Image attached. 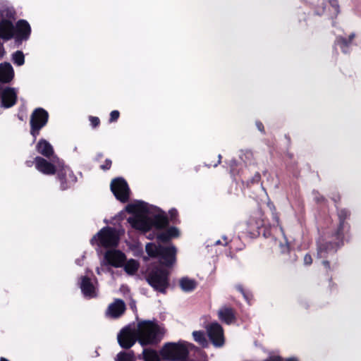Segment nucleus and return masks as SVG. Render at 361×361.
I'll list each match as a JSON object with an SVG mask.
<instances>
[{"label":"nucleus","mask_w":361,"mask_h":361,"mask_svg":"<svg viewBox=\"0 0 361 361\" xmlns=\"http://www.w3.org/2000/svg\"><path fill=\"white\" fill-rule=\"evenodd\" d=\"M164 333V328L155 322L142 321L137 324V341L142 347L157 345L161 341Z\"/></svg>","instance_id":"nucleus-1"},{"label":"nucleus","mask_w":361,"mask_h":361,"mask_svg":"<svg viewBox=\"0 0 361 361\" xmlns=\"http://www.w3.org/2000/svg\"><path fill=\"white\" fill-rule=\"evenodd\" d=\"M131 226L144 233L149 231L152 226L157 229H162L169 224V219L164 212H161L155 214L153 218L145 215H135L128 219Z\"/></svg>","instance_id":"nucleus-2"},{"label":"nucleus","mask_w":361,"mask_h":361,"mask_svg":"<svg viewBox=\"0 0 361 361\" xmlns=\"http://www.w3.org/2000/svg\"><path fill=\"white\" fill-rule=\"evenodd\" d=\"M16 20L13 8L0 3V39L8 41L14 35L13 22ZM4 49L0 43V58L4 56Z\"/></svg>","instance_id":"nucleus-3"},{"label":"nucleus","mask_w":361,"mask_h":361,"mask_svg":"<svg viewBox=\"0 0 361 361\" xmlns=\"http://www.w3.org/2000/svg\"><path fill=\"white\" fill-rule=\"evenodd\" d=\"M145 250L149 256L159 258L160 264L165 267H170L176 263L177 250L173 245L164 246L149 243Z\"/></svg>","instance_id":"nucleus-4"},{"label":"nucleus","mask_w":361,"mask_h":361,"mask_svg":"<svg viewBox=\"0 0 361 361\" xmlns=\"http://www.w3.org/2000/svg\"><path fill=\"white\" fill-rule=\"evenodd\" d=\"M188 343L185 341L166 343L161 349L160 354L165 360L181 361L188 357Z\"/></svg>","instance_id":"nucleus-5"},{"label":"nucleus","mask_w":361,"mask_h":361,"mask_svg":"<svg viewBox=\"0 0 361 361\" xmlns=\"http://www.w3.org/2000/svg\"><path fill=\"white\" fill-rule=\"evenodd\" d=\"M169 273L166 270L156 267L149 271L146 279L156 291L165 293L169 286Z\"/></svg>","instance_id":"nucleus-6"},{"label":"nucleus","mask_w":361,"mask_h":361,"mask_svg":"<svg viewBox=\"0 0 361 361\" xmlns=\"http://www.w3.org/2000/svg\"><path fill=\"white\" fill-rule=\"evenodd\" d=\"M119 241L118 231L109 226L102 228L90 240L91 244H97L104 247H116Z\"/></svg>","instance_id":"nucleus-7"},{"label":"nucleus","mask_w":361,"mask_h":361,"mask_svg":"<svg viewBox=\"0 0 361 361\" xmlns=\"http://www.w3.org/2000/svg\"><path fill=\"white\" fill-rule=\"evenodd\" d=\"M49 119L48 112L42 108L35 109L30 116V134L34 137V141L39 134L40 130L44 127Z\"/></svg>","instance_id":"nucleus-8"},{"label":"nucleus","mask_w":361,"mask_h":361,"mask_svg":"<svg viewBox=\"0 0 361 361\" xmlns=\"http://www.w3.org/2000/svg\"><path fill=\"white\" fill-rule=\"evenodd\" d=\"M111 190L120 202H127L130 197V188L123 178H116L111 183Z\"/></svg>","instance_id":"nucleus-9"},{"label":"nucleus","mask_w":361,"mask_h":361,"mask_svg":"<svg viewBox=\"0 0 361 361\" xmlns=\"http://www.w3.org/2000/svg\"><path fill=\"white\" fill-rule=\"evenodd\" d=\"M117 340L121 348L128 349L137 341V330L135 331L129 326H125L118 334Z\"/></svg>","instance_id":"nucleus-10"},{"label":"nucleus","mask_w":361,"mask_h":361,"mask_svg":"<svg viewBox=\"0 0 361 361\" xmlns=\"http://www.w3.org/2000/svg\"><path fill=\"white\" fill-rule=\"evenodd\" d=\"M207 332L209 340L216 348L224 345L225 339L222 326L217 322H213L207 326Z\"/></svg>","instance_id":"nucleus-11"},{"label":"nucleus","mask_w":361,"mask_h":361,"mask_svg":"<svg viewBox=\"0 0 361 361\" xmlns=\"http://www.w3.org/2000/svg\"><path fill=\"white\" fill-rule=\"evenodd\" d=\"M18 90L16 87H5L0 88V106L8 109L13 106L18 99Z\"/></svg>","instance_id":"nucleus-12"},{"label":"nucleus","mask_w":361,"mask_h":361,"mask_svg":"<svg viewBox=\"0 0 361 361\" xmlns=\"http://www.w3.org/2000/svg\"><path fill=\"white\" fill-rule=\"evenodd\" d=\"M13 27L14 35L13 38H15L16 42L19 44L29 39L31 33V27L25 20H18L16 25H13Z\"/></svg>","instance_id":"nucleus-13"},{"label":"nucleus","mask_w":361,"mask_h":361,"mask_svg":"<svg viewBox=\"0 0 361 361\" xmlns=\"http://www.w3.org/2000/svg\"><path fill=\"white\" fill-rule=\"evenodd\" d=\"M106 263L114 267H121L126 262V255L119 250H108L104 255Z\"/></svg>","instance_id":"nucleus-14"},{"label":"nucleus","mask_w":361,"mask_h":361,"mask_svg":"<svg viewBox=\"0 0 361 361\" xmlns=\"http://www.w3.org/2000/svg\"><path fill=\"white\" fill-rule=\"evenodd\" d=\"M57 178L61 183L60 188L62 190L70 188L71 183L76 180L75 176L67 166L62 167V169L57 172Z\"/></svg>","instance_id":"nucleus-15"},{"label":"nucleus","mask_w":361,"mask_h":361,"mask_svg":"<svg viewBox=\"0 0 361 361\" xmlns=\"http://www.w3.org/2000/svg\"><path fill=\"white\" fill-rule=\"evenodd\" d=\"M126 310V304L121 299H116L114 302L109 304L106 314L108 317L114 319L120 317Z\"/></svg>","instance_id":"nucleus-16"},{"label":"nucleus","mask_w":361,"mask_h":361,"mask_svg":"<svg viewBox=\"0 0 361 361\" xmlns=\"http://www.w3.org/2000/svg\"><path fill=\"white\" fill-rule=\"evenodd\" d=\"M36 169L45 175H54L56 172L55 166L41 157L35 158Z\"/></svg>","instance_id":"nucleus-17"},{"label":"nucleus","mask_w":361,"mask_h":361,"mask_svg":"<svg viewBox=\"0 0 361 361\" xmlns=\"http://www.w3.org/2000/svg\"><path fill=\"white\" fill-rule=\"evenodd\" d=\"M14 78V70L10 63H0V83L11 82Z\"/></svg>","instance_id":"nucleus-18"},{"label":"nucleus","mask_w":361,"mask_h":361,"mask_svg":"<svg viewBox=\"0 0 361 361\" xmlns=\"http://www.w3.org/2000/svg\"><path fill=\"white\" fill-rule=\"evenodd\" d=\"M81 291L85 297L92 298L96 297V290L90 279L87 276L81 277L80 283Z\"/></svg>","instance_id":"nucleus-19"},{"label":"nucleus","mask_w":361,"mask_h":361,"mask_svg":"<svg viewBox=\"0 0 361 361\" xmlns=\"http://www.w3.org/2000/svg\"><path fill=\"white\" fill-rule=\"evenodd\" d=\"M338 246V245H336L331 242L326 243H319L317 247V257L319 258H326L328 257L329 254L336 252Z\"/></svg>","instance_id":"nucleus-20"},{"label":"nucleus","mask_w":361,"mask_h":361,"mask_svg":"<svg viewBox=\"0 0 361 361\" xmlns=\"http://www.w3.org/2000/svg\"><path fill=\"white\" fill-rule=\"evenodd\" d=\"M218 317L221 322L227 324H230L235 320L233 309L228 307H222L220 308L218 311Z\"/></svg>","instance_id":"nucleus-21"},{"label":"nucleus","mask_w":361,"mask_h":361,"mask_svg":"<svg viewBox=\"0 0 361 361\" xmlns=\"http://www.w3.org/2000/svg\"><path fill=\"white\" fill-rule=\"evenodd\" d=\"M37 151L42 155L50 158L54 154L52 146L45 140L41 139L36 145Z\"/></svg>","instance_id":"nucleus-22"},{"label":"nucleus","mask_w":361,"mask_h":361,"mask_svg":"<svg viewBox=\"0 0 361 361\" xmlns=\"http://www.w3.org/2000/svg\"><path fill=\"white\" fill-rule=\"evenodd\" d=\"M197 281L195 279H190L188 276L181 278L179 280V286L183 292H192L197 287Z\"/></svg>","instance_id":"nucleus-23"},{"label":"nucleus","mask_w":361,"mask_h":361,"mask_svg":"<svg viewBox=\"0 0 361 361\" xmlns=\"http://www.w3.org/2000/svg\"><path fill=\"white\" fill-rule=\"evenodd\" d=\"M138 359L144 361H161L157 351L152 348H144L142 354L138 355Z\"/></svg>","instance_id":"nucleus-24"},{"label":"nucleus","mask_w":361,"mask_h":361,"mask_svg":"<svg viewBox=\"0 0 361 361\" xmlns=\"http://www.w3.org/2000/svg\"><path fill=\"white\" fill-rule=\"evenodd\" d=\"M125 271L129 275L135 274L139 269L140 264L135 259H131L127 261L123 266Z\"/></svg>","instance_id":"nucleus-25"},{"label":"nucleus","mask_w":361,"mask_h":361,"mask_svg":"<svg viewBox=\"0 0 361 361\" xmlns=\"http://www.w3.org/2000/svg\"><path fill=\"white\" fill-rule=\"evenodd\" d=\"M338 217L340 220L339 227L338 228V231L336 232V238L338 240L342 239V234H341V230H343L344 226V221L348 218L349 216V212L346 209H341L338 212Z\"/></svg>","instance_id":"nucleus-26"},{"label":"nucleus","mask_w":361,"mask_h":361,"mask_svg":"<svg viewBox=\"0 0 361 361\" xmlns=\"http://www.w3.org/2000/svg\"><path fill=\"white\" fill-rule=\"evenodd\" d=\"M192 336L194 340L201 345L202 347H207L208 345L207 340L205 337V334L202 331H195L192 332Z\"/></svg>","instance_id":"nucleus-27"},{"label":"nucleus","mask_w":361,"mask_h":361,"mask_svg":"<svg viewBox=\"0 0 361 361\" xmlns=\"http://www.w3.org/2000/svg\"><path fill=\"white\" fill-rule=\"evenodd\" d=\"M354 37H355V35L351 34L349 36L348 40L343 37H337L336 41V44L339 45L341 47V48L342 49L343 52L346 54V53H348V50L346 48L349 47L350 42L353 40Z\"/></svg>","instance_id":"nucleus-28"},{"label":"nucleus","mask_w":361,"mask_h":361,"mask_svg":"<svg viewBox=\"0 0 361 361\" xmlns=\"http://www.w3.org/2000/svg\"><path fill=\"white\" fill-rule=\"evenodd\" d=\"M115 361H134V353L133 351L129 353L120 352L117 354Z\"/></svg>","instance_id":"nucleus-29"},{"label":"nucleus","mask_w":361,"mask_h":361,"mask_svg":"<svg viewBox=\"0 0 361 361\" xmlns=\"http://www.w3.org/2000/svg\"><path fill=\"white\" fill-rule=\"evenodd\" d=\"M13 62L18 66H23L25 63V56L21 51H16L12 54Z\"/></svg>","instance_id":"nucleus-30"},{"label":"nucleus","mask_w":361,"mask_h":361,"mask_svg":"<svg viewBox=\"0 0 361 361\" xmlns=\"http://www.w3.org/2000/svg\"><path fill=\"white\" fill-rule=\"evenodd\" d=\"M264 361H298V360L296 357H290L286 359V360H283L281 357L274 355L269 357V358Z\"/></svg>","instance_id":"nucleus-31"},{"label":"nucleus","mask_w":361,"mask_h":361,"mask_svg":"<svg viewBox=\"0 0 361 361\" xmlns=\"http://www.w3.org/2000/svg\"><path fill=\"white\" fill-rule=\"evenodd\" d=\"M157 238L159 241L163 243L168 242L171 239L166 231L159 233Z\"/></svg>","instance_id":"nucleus-32"},{"label":"nucleus","mask_w":361,"mask_h":361,"mask_svg":"<svg viewBox=\"0 0 361 361\" xmlns=\"http://www.w3.org/2000/svg\"><path fill=\"white\" fill-rule=\"evenodd\" d=\"M166 232L171 237V238H176L179 236V231L176 227L171 226L166 230Z\"/></svg>","instance_id":"nucleus-33"},{"label":"nucleus","mask_w":361,"mask_h":361,"mask_svg":"<svg viewBox=\"0 0 361 361\" xmlns=\"http://www.w3.org/2000/svg\"><path fill=\"white\" fill-rule=\"evenodd\" d=\"M178 211L176 209H171L169 210V215L171 218V221L173 223H177V217H178Z\"/></svg>","instance_id":"nucleus-34"},{"label":"nucleus","mask_w":361,"mask_h":361,"mask_svg":"<svg viewBox=\"0 0 361 361\" xmlns=\"http://www.w3.org/2000/svg\"><path fill=\"white\" fill-rule=\"evenodd\" d=\"M119 111H117V110H114L111 112L110 114V118H109V121L110 122H115L118 120V117H119Z\"/></svg>","instance_id":"nucleus-35"},{"label":"nucleus","mask_w":361,"mask_h":361,"mask_svg":"<svg viewBox=\"0 0 361 361\" xmlns=\"http://www.w3.org/2000/svg\"><path fill=\"white\" fill-rule=\"evenodd\" d=\"M111 160L106 159L104 161V164L100 166V168L104 171L109 170L111 166Z\"/></svg>","instance_id":"nucleus-36"},{"label":"nucleus","mask_w":361,"mask_h":361,"mask_svg":"<svg viewBox=\"0 0 361 361\" xmlns=\"http://www.w3.org/2000/svg\"><path fill=\"white\" fill-rule=\"evenodd\" d=\"M90 121L93 128L98 126L100 123L99 118L98 117L90 116Z\"/></svg>","instance_id":"nucleus-37"},{"label":"nucleus","mask_w":361,"mask_h":361,"mask_svg":"<svg viewBox=\"0 0 361 361\" xmlns=\"http://www.w3.org/2000/svg\"><path fill=\"white\" fill-rule=\"evenodd\" d=\"M304 263L306 265H310L312 263V259L311 255L307 254L304 257Z\"/></svg>","instance_id":"nucleus-38"},{"label":"nucleus","mask_w":361,"mask_h":361,"mask_svg":"<svg viewBox=\"0 0 361 361\" xmlns=\"http://www.w3.org/2000/svg\"><path fill=\"white\" fill-rule=\"evenodd\" d=\"M237 289L243 295L244 298L248 300V296L247 295L246 293L244 291L242 286L239 285V286H237Z\"/></svg>","instance_id":"nucleus-39"},{"label":"nucleus","mask_w":361,"mask_h":361,"mask_svg":"<svg viewBox=\"0 0 361 361\" xmlns=\"http://www.w3.org/2000/svg\"><path fill=\"white\" fill-rule=\"evenodd\" d=\"M331 4V6L334 8L335 11L337 13H338V11H338V7L339 6H338V4L336 0H333Z\"/></svg>","instance_id":"nucleus-40"},{"label":"nucleus","mask_w":361,"mask_h":361,"mask_svg":"<svg viewBox=\"0 0 361 361\" xmlns=\"http://www.w3.org/2000/svg\"><path fill=\"white\" fill-rule=\"evenodd\" d=\"M257 127L261 132L264 131V126L261 122H257L256 123Z\"/></svg>","instance_id":"nucleus-41"},{"label":"nucleus","mask_w":361,"mask_h":361,"mask_svg":"<svg viewBox=\"0 0 361 361\" xmlns=\"http://www.w3.org/2000/svg\"><path fill=\"white\" fill-rule=\"evenodd\" d=\"M129 305H130L131 309H133V310H136V304H135V300H132L130 302Z\"/></svg>","instance_id":"nucleus-42"},{"label":"nucleus","mask_w":361,"mask_h":361,"mask_svg":"<svg viewBox=\"0 0 361 361\" xmlns=\"http://www.w3.org/2000/svg\"><path fill=\"white\" fill-rule=\"evenodd\" d=\"M322 264H324V266L326 269H329V268H330V264H329V261L324 260V261L322 262Z\"/></svg>","instance_id":"nucleus-43"},{"label":"nucleus","mask_w":361,"mask_h":361,"mask_svg":"<svg viewBox=\"0 0 361 361\" xmlns=\"http://www.w3.org/2000/svg\"><path fill=\"white\" fill-rule=\"evenodd\" d=\"M33 163H35V161H25V164L28 167H31L33 165Z\"/></svg>","instance_id":"nucleus-44"},{"label":"nucleus","mask_w":361,"mask_h":361,"mask_svg":"<svg viewBox=\"0 0 361 361\" xmlns=\"http://www.w3.org/2000/svg\"><path fill=\"white\" fill-rule=\"evenodd\" d=\"M236 164H237V162L235 160L231 161V167L232 171L233 170V167L236 165Z\"/></svg>","instance_id":"nucleus-45"},{"label":"nucleus","mask_w":361,"mask_h":361,"mask_svg":"<svg viewBox=\"0 0 361 361\" xmlns=\"http://www.w3.org/2000/svg\"><path fill=\"white\" fill-rule=\"evenodd\" d=\"M281 248H282V252H286V251H288V246L287 245H282V246H281Z\"/></svg>","instance_id":"nucleus-46"},{"label":"nucleus","mask_w":361,"mask_h":361,"mask_svg":"<svg viewBox=\"0 0 361 361\" xmlns=\"http://www.w3.org/2000/svg\"><path fill=\"white\" fill-rule=\"evenodd\" d=\"M260 179V175L259 173H257L254 177V180L259 181Z\"/></svg>","instance_id":"nucleus-47"},{"label":"nucleus","mask_w":361,"mask_h":361,"mask_svg":"<svg viewBox=\"0 0 361 361\" xmlns=\"http://www.w3.org/2000/svg\"><path fill=\"white\" fill-rule=\"evenodd\" d=\"M82 259H83V257H82V259H77L75 260V263H76L77 264H78V265L81 266V265H82Z\"/></svg>","instance_id":"nucleus-48"},{"label":"nucleus","mask_w":361,"mask_h":361,"mask_svg":"<svg viewBox=\"0 0 361 361\" xmlns=\"http://www.w3.org/2000/svg\"><path fill=\"white\" fill-rule=\"evenodd\" d=\"M181 361H194L193 360H191V359H189L188 357L187 358H184L183 360Z\"/></svg>","instance_id":"nucleus-49"},{"label":"nucleus","mask_w":361,"mask_h":361,"mask_svg":"<svg viewBox=\"0 0 361 361\" xmlns=\"http://www.w3.org/2000/svg\"><path fill=\"white\" fill-rule=\"evenodd\" d=\"M97 273L98 274H101V269L100 268H97Z\"/></svg>","instance_id":"nucleus-50"},{"label":"nucleus","mask_w":361,"mask_h":361,"mask_svg":"<svg viewBox=\"0 0 361 361\" xmlns=\"http://www.w3.org/2000/svg\"><path fill=\"white\" fill-rule=\"evenodd\" d=\"M0 361H9V360H7V359H6V358H5V357H1Z\"/></svg>","instance_id":"nucleus-51"},{"label":"nucleus","mask_w":361,"mask_h":361,"mask_svg":"<svg viewBox=\"0 0 361 361\" xmlns=\"http://www.w3.org/2000/svg\"><path fill=\"white\" fill-rule=\"evenodd\" d=\"M221 155H219V161H218V164L220 163L221 161Z\"/></svg>","instance_id":"nucleus-52"},{"label":"nucleus","mask_w":361,"mask_h":361,"mask_svg":"<svg viewBox=\"0 0 361 361\" xmlns=\"http://www.w3.org/2000/svg\"><path fill=\"white\" fill-rule=\"evenodd\" d=\"M220 243H221L220 240H217V241L216 242V245H219V244H220Z\"/></svg>","instance_id":"nucleus-53"},{"label":"nucleus","mask_w":361,"mask_h":361,"mask_svg":"<svg viewBox=\"0 0 361 361\" xmlns=\"http://www.w3.org/2000/svg\"><path fill=\"white\" fill-rule=\"evenodd\" d=\"M98 156H99V157H102V154H99Z\"/></svg>","instance_id":"nucleus-54"}]
</instances>
